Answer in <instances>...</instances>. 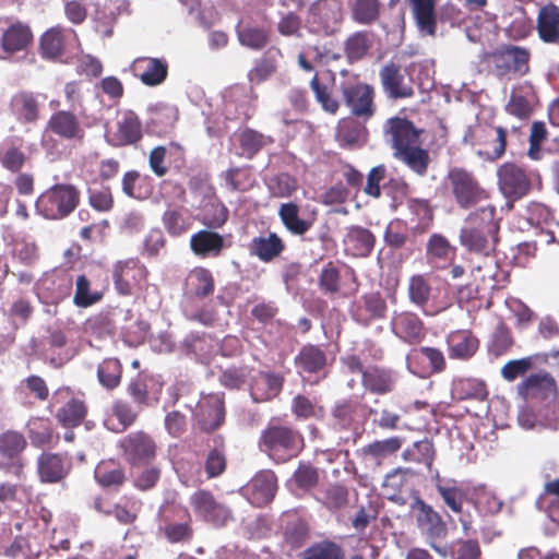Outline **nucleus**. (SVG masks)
I'll list each match as a JSON object with an SVG mask.
<instances>
[{"mask_svg": "<svg viewBox=\"0 0 559 559\" xmlns=\"http://www.w3.org/2000/svg\"><path fill=\"white\" fill-rule=\"evenodd\" d=\"M318 501L331 511L340 510L348 503V488L338 483L329 484L321 490Z\"/></svg>", "mask_w": 559, "mask_h": 559, "instance_id": "obj_61", "label": "nucleus"}, {"mask_svg": "<svg viewBox=\"0 0 559 559\" xmlns=\"http://www.w3.org/2000/svg\"><path fill=\"white\" fill-rule=\"evenodd\" d=\"M237 37L239 43L253 50L263 49L270 41L269 32L264 27L260 26H238Z\"/></svg>", "mask_w": 559, "mask_h": 559, "instance_id": "obj_58", "label": "nucleus"}, {"mask_svg": "<svg viewBox=\"0 0 559 559\" xmlns=\"http://www.w3.org/2000/svg\"><path fill=\"white\" fill-rule=\"evenodd\" d=\"M384 128L394 152H401L411 146L420 144L419 136L423 131L417 129L414 123L406 118L392 117L386 120Z\"/></svg>", "mask_w": 559, "mask_h": 559, "instance_id": "obj_21", "label": "nucleus"}, {"mask_svg": "<svg viewBox=\"0 0 559 559\" xmlns=\"http://www.w3.org/2000/svg\"><path fill=\"white\" fill-rule=\"evenodd\" d=\"M230 243L216 229H201L190 238V249L199 258H217Z\"/></svg>", "mask_w": 559, "mask_h": 559, "instance_id": "obj_25", "label": "nucleus"}, {"mask_svg": "<svg viewBox=\"0 0 559 559\" xmlns=\"http://www.w3.org/2000/svg\"><path fill=\"white\" fill-rule=\"evenodd\" d=\"M237 141L240 148L239 155L248 159H252L263 147L273 143L271 136L251 128L240 130L237 133Z\"/></svg>", "mask_w": 559, "mask_h": 559, "instance_id": "obj_47", "label": "nucleus"}, {"mask_svg": "<svg viewBox=\"0 0 559 559\" xmlns=\"http://www.w3.org/2000/svg\"><path fill=\"white\" fill-rule=\"evenodd\" d=\"M499 191L508 201H519L532 189V180L526 170L513 162H506L497 169Z\"/></svg>", "mask_w": 559, "mask_h": 559, "instance_id": "obj_11", "label": "nucleus"}, {"mask_svg": "<svg viewBox=\"0 0 559 559\" xmlns=\"http://www.w3.org/2000/svg\"><path fill=\"white\" fill-rule=\"evenodd\" d=\"M518 394L525 401H544L558 393L555 378L548 372L532 373L518 384Z\"/></svg>", "mask_w": 559, "mask_h": 559, "instance_id": "obj_19", "label": "nucleus"}, {"mask_svg": "<svg viewBox=\"0 0 559 559\" xmlns=\"http://www.w3.org/2000/svg\"><path fill=\"white\" fill-rule=\"evenodd\" d=\"M352 319L361 326H370L388 316V304L381 292H368L352 302Z\"/></svg>", "mask_w": 559, "mask_h": 559, "instance_id": "obj_13", "label": "nucleus"}, {"mask_svg": "<svg viewBox=\"0 0 559 559\" xmlns=\"http://www.w3.org/2000/svg\"><path fill=\"white\" fill-rule=\"evenodd\" d=\"M285 250V243L282 238L270 233L266 237H254L251 240L250 251L263 262H270L277 258Z\"/></svg>", "mask_w": 559, "mask_h": 559, "instance_id": "obj_46", "label": "nucleus"}, {"mask_svg": "<svg viewBox=\"0 0 559 559\" xmlns=\"http://www.w3.org/2000/svg\"><path fill=\"white\" fill-rule=\"evenodd\" d=\"M81 193L70 183H56L41 192L35 209L46 219L59 221L68 217L80 204Z\"/></svg>", "mask_w": 559, "mask_h": 559, "instance_id": "obj_3", "label": "nucleus"}, {"mask_svg": "<svg viewBox=\"0 0 559 559\" xmlns=\"http://www.w3.org/2000/svg\"><path fill=\"white\" fill-rule=\"evenodd\" d=\"M86 330L92 334L104 337L116 332L115 310H103L90 317L85 323Z\"/></svg>", "mask_w": 559, "mask_h": 559, "instance_id": "obj_59", "label": "nucleus"}, {"mask_svg": "<svg viewBox=\"0 0 559 559\" xmlns=\"http://www.w3.org/2000/svg\"><path fill=\"white\" fill-rule=\"evenodd\" d=\"M380 0H353L349 3L350 19L359 25H373L381 17Z\"/></svg>", "mask_w": 559, "mask_h": 559, "instance_id": "obj_49", "label": "nucleus"}, {"mask_svg": "<svg viewBox=\"0 0 559 559\" xmlns=\"http://www.w3.org/2000/svg\"><path fill=\"white\" fill-rule=\"evenodd\" d=\"M27 447L25 436L16 430L0 433V456L5 460H17Z\"/></svg>", "mask_w": 559, "mask_h": 559, "instance_id": "obj_52", "label": "nucleus"}, {"mask_svg": "<svg viewBox=\"0 0 559 559\" xmlns=\"http://www.w3.org/2000/svg\"><path fill=\"white\" fill-rule=\"evenodd\" d=\"M123 460L130 466L150 464L156 456L157 444L154 438L143 430L124 436L118 443Z\"/></svg>", "mask_w": 559, "mask_h": 559, "instance_id": "obj_10", "label": "nucleus"}, {"mask_svg": "<svg viewBox=\"0 0 559 559\" xmlns=\"http://www.w3.org/2000/svg\"><path fill=\"white\" fill-rule=\"evenodd\" d=\"M295 365L305 373H320L326 376L328 356L324 349L318 345H304L295 357Z\"/></svg>", "mask_w": 559, "mask_h": 559, "instance_id": "obj_36", "label": "nucleus"}, {"mask_svg": "<svg viewBox=\"0 0 559 559\" xmlns=\"http://www.w3.org/2000/svg\"><path fill=\"white\" fill-rule=\"evenodd\" d=\"M282 57L283 53L280 48L270 47L249 71V81L260 84L270 79L277 71L278 60Z\"/></svg>", "mask_w": 559, "mask_h": 559, "instance_id": "obj_44", "label": "nucleus"}, {"mask_svg": "<svg viewBox=\"0 0 559 559\" xmlns=\"http://www.w3.org/2000/svg\"><path fill=\"white\" fill-rule=\"evenodd\" d=\"M143 139V124L139 115L124 109L118 114L115 129L108 133L107 141L114 147L139 144Z\"/></svg>", "mask_w": 559, "mask_h": 559, "instance_id": "obj_14", "label": "nucleus"}, {"mask_svg": "<svg viewBox=\"0 0 559 559\" xmlns=\"http://www.w3.org/2000/svg\"><path fill=\"white\" fill-rule=\"evenodd\" d=\"M72 468L68 454L44 452L37 460V473L43 483L56 484L63 480Z\"/></svg>", "mask_w": 559, "mask_h": 559, "instance_id": "obj_22", "label": "nucleus"}, {"mask_svg": "<svg viewBox=\"0 0 559 559\" xmlns=\"http://www.w3.org/2000/svg\"><path fill=\"white\" fill-rule=\"evenodd\" d=\"M418 29L433 36L437 31L436 0H406Z\"/></svg>", "mask_w": 559, "mask_h": 559, "instance_id": "obj_41", "label": "nucleus"}, {"mask_svg": "<svg viewBox=\"0 0 559 559\" xmlns=\"http://www.w3.org/2000/svg\"><path fill=\"white\" fill-rule=\"evenodd\" d=\"M431 286L426 275L416 274L408 281V298L412 304L424 308L430 298Z\"/></svg>", "mask_w": 559, "mask_h": 559, "instance_id": "obj_63", "label": "nucleus"}, {"mask_svg": "<svg viewBox=\"0 0 559 559\" xmlns=\"http://www.w3.org/2000/svg\"><path fill=\"white\" fill-rule=\"evenodd\" d=\"M469 134L472 145L476 147L477 154L486 160L495 162L504 155L508 135L504 128L477 124Z\"/></svg>", "mask_w": 559, "mask_h": 559, "instance_id": "obj_9", "label": "nucleus"}, {"mask_svg": "<svg viewBox=\"0 0 559 559\" xmlns=\"http://www.w3.org/2000/svg\"><path fill=\"white\" fill-rule=\"evenodd\" d=\"M104 297V292L92 289V283L85 274H81L75 280V292L73 304L79 308H88L99 302Z\"/></svg>", "mask_w": 559, "mask_h": 559, "instance_id": "obj_53", "label": "nucleus"}, {"mask_svg": "<svg viewBox=\"0 0 559 559\" xmlns=\"http://www.w3.org/2000/svg\"><path fill=\"white\" fill-rule=\"evenodd\" d=\"M531 50L514 45H503L488 55L498 78L524 76L530 72Z\"/></svg>", "mask_w": 559, "mask_h": 559, "instance_id": "obj_6", "label": "nucleus"}, {"mask_svg": "<svg viewBox=\"0 0 559 559\" xmlns=\"http://www.w3.org/2000/svg\"><path fill=\"white\" fill-rule=\"evenodd\" d=\"M344 20L342 0H316L308 10V22L317 34L332 36Z\"/></svg>", "mask_w": 559, "mask_h": 559, "instance_id": "obj_8", "label": "nucleus"}, {"mask_svg": "<svg viewBox=\"0 0 559 559\" xmlns=\"http://www.w3.org/2000/svg\"><path fill=\"white\" fill-rule=\"evenodd\" d=\"M460 241L467 251L487 257L496 250L499 239L465 225L461 229Z\"/></svg>", "mask_w": 559, "mask_h": 559, "instance_id": "obj_35", "label": "nucleus"}, {"mask_svg": "<svg viewBox=\"0 0 559 559\" xmlns=\"http://www.w3.org/2000/svg\"><path fill=\"white\" fill-rule=\"evenodd\" d=\"M374 44L371 31L359 29L350 33L343 41V52L349 64L359 62L369 56Z\"/></svg>", "mask_w": 559, "mask_h": 559, "instance_id": "obj_32", "label": "nucleus"}, {"mask_svg": "<svg viewBox=\"0 0 559 559\" xmlns=\"http://www.w3.org/2000/svg\"><path fill=\"white\" fill-rule=\"evenodd\" d=\"M131 73L144 85L154 87L168 76V63L163 58L138 57L130 64Z\"/></svg>", "mask_w": 559, "mask_h": 559, "instance_id": "obj_20", "label": "nucleus"}, {"mask_svg": "<svg viewBox=\"0 0 559 559\" xmlns=\"http://www.w3.org/2000/svg\"><path fill=\"white\" fill-rule=\"evenodd\" d=\"M190 504L194 513L214 526H224L231 519V511L217 501L207 489H198L190 496Z\"/></svg>", "mask_w": 559, "mask_h": 559, "instance_id": "obj_16", "label": "nucleus"}, {"mask_svg": "<svg viewBox=\"0 0 559 559\" xmlns=\"http://www.w3.org/2000/svg\"><path fill=\"white\" fill-rule=\"evenodd\" d=\"M394 156L418 176L423 177L427 174L430 163L429 153L427 150L421 148L419 144L401 152H394Z\"/></svg>", "mask_w": 559, "mask_h": 559, "instance_id": "obj_51", "label": "nucleus"}, {"mask_svg": "<svg viewBox=\"0 0 559 559\" xmlns=\"http://www.w3.org/2000/svg\"><path fill=\"white\" fill-rule=\"evenodd\" d=\"M121 187L124 194L136 200H146L154 192V182L151 176L142 175L138 170L124 173Z\"/></svg>", "mask_w": 559, "mask_h": 559, "instance_id": "obj_42", "label": "nucleus"}, {"mask_svg": "<svg viewBox=\"0 0 559 559\" xmlns=\"http://www.w3.org/2000/svg\"><path fill=\"white\" fill-rule=\"evenodd\" d=\"M33 38L34 36L29 25L16 21L2 31L0 47L4 52L13 55L26 50L32 45Z\"/></svg>", "mask_w": 559, "mask_h": 559, "instance_id": "obj_29", "label": "nucleus"}, {"mask_svg": "<svg viewBox=\"0 0 559 559\" xmlns=\"http://www.w3.org/2000/svg\"><path fill=\"white\" fill-rule=\"evenodd\" d=\"M251 502L257 506L269 503L277 490V478L272 471L258 473L249 484Z\"/></svg>", "mask_w": 559, "mask_h": 559, "instance_id": "obj_38", "label": "nucleus"}, {"mask_svg": "<svg viewBox=\"0 0 559 559\" xmlns=\"http://www.w3.org/2000/svg\"><path fill=\"white\" fill-rule=\"evenodd\" d=\"M301 559H345V556L340 545L322 540L309 547Z\"/></svg>", "mask_w": 559, "mask_h": 559, "instance_id": "obj_64", "label": "nucleus"}, {"mask_svg": "<svg viewBox=\"0 0 559 559\" xmlns=\"http://www.w3.org/2000/svg\"><path fill=\"white\" fill-rule=\"evenodd\" d=\"M45 130L59 140L70 143H82L85 139V129L73 110L53 111L46 122Z\"/></svg>", "mask_w": 559, "mask_h": 559, "instance_id": "obj_15", "label": "nucleus"}, {"mask_svg": "<svg viewBox=\"0 0 559 559\" xmlns=\"http://www.w3.org/2000/svg\"><path fill=\"white\" fill-rule=\"evenodd\" d=\"M473 501L478 513L481 515H496L503 507V501L485 486L475 488Z\"/></svg>", "mask_w": 559, "mask_h": 559, "instance_id": "obj_57", "label": "nucleus"}, {"mask_svg": "<svg viewBox=\"0 0 559 559\" xmlns=\"http://www.w3.org/2000/svg\"><path fill=\"white\" fill-rule=\"evenodd\" d=\"M456 255V248L441 234L430 235L426 246V259L428 263L437 267H445Z\"/></svg>", "mask_w": 559, "mask_h": 559, "instance_id": "obj_34", "label": "nucleus"}, {"mask_svg": "<svg viewBox=\"0 0 559 559\" xmlns=\"http://www.w3.org/2000/svg\"><path fill=\"white\" fill-rule=\"evenodd\" d=\"M195 417L201 430L212 432L218 429L225 420L224 395L205 396L198 405Z\"/></svg>", "mask_w": 559, "mask_h": 559, "instance_id": "obj_23", "label": "nucleus"}, {"mask_svg": "<svg viewBox=\"0 0 559 559\" xmlns=\"http://www.w3.org/2000/svg\"><path fill=\"white\" fill-rule=\"evenodd\" d=\"M445 342L451 359L468 360L479 348V340L471 330L452 331Z\"/></svg>", "mask_w": 559, "mask_h": 559, "instance_id": "obj_30", "label": "nucleus"}, {"mask_svg": "<svg viewBox=\"0 0 559 559\" xmlns=\"http://www.w3.org/2000/svg\"><path fill=\"white\" fill-rule=\"evenodd\" d=\"M343 266L345 267L344 276H349L352 278L356 284L355 288L350 293L343 292L342 269L338 263L329 261L322 266L318 276V287L324 295L346 298L358 290L359 282L355 270L350 266H346L345 264H343Z\"/></svg>", "mask_w": 559, "mask_h": 559, "instance_id": "obj_17", "label": "nucleus"}, {"mask_svg": "<svg viewBox=\"0 0 559 559\" xmlns=\"http://www.w3.org/2000/svg\"><path fill=\"white\" fill-rule=\"evenodd\" d=\"M379 78L384 94L391 99L411 98L415 95L412 83L405 81L400 63L386 62L380 69Z\"/></svg>", "mask_w": 559, "mask_h": 559, "instance_id": "obj_18", "label": "nucleus"}, {"mask_svg": "<svg viewBox=\"0 0 559 559\" xmlns=\"http://www.w3.org/2000/svg\"><path fill=\"white\" fill-rule=\"evenodd\" d=\"M467 226L485 231L487 236L499 239L500 218L493 204L481 206L471 212L465 221Z\"/></svg>", "mask_w": 559, "mask_h": 559, "instance_id": "obj_39", "label": "nucleus"}, {"mask_svg": "<svg viewBox=\"0 0 559 559\" xmlns=\"http://www.w3.org/2000/svg\"><path fill=\"white\" fill-rule=\"evenodd\" d=\"M445 186L460 209L469 210L489 199V192L476 176L463 168L452 167L445 176Z\"/></svg>", "mask_w": 559, "mask_h": 559, "instance_id": "obj_5", "label": "nucleus"}, {"mask_svg": "<svg viewBox=\"0 0 559 559\" xmlns=\"http://www.w3.org/2000/svg\"><path fill=\"white\" fill-rule=\"evenodd\" d=\"M229 218V210L218 199L209 201L203 210L202 224L210 229L222 228Z\"/></svg>", "mask_w": 559, "mask_h": 559, "instance_id": "obj_60", "label": "nucleus"}, {"mask_svg": "<svg viewBox=\"0 0 559 559\" xmlns=\"http://www.w3.org/2000/svg\"><path fill=\"white\" fill-rule=\"evenodd\" d=\"M178 119L179 111L175 105L159 103L150 107L147 126L157 135H165L174 129Z\"/></svg>", "mask_w": 559, "mask_h": 559, "instance_id": "obj_37", "label": "nucleus"}, {"mask_svg": "<svg viewBox=\"0 0 559 559\" xmlns=\"http://www.w3.org/2000/svg\"><path fill=\"white\" fill-rule=\"evenodd\" d=\"M114 286L118 295L131 296L141 289L147 280V270L139 259L118 261L111 270Z\"/></svg>", "mask_w": 559, "mask_h": 559, "instance_id": "obj_12", "label": "nucleus"}, {"mask_svg": "<svg viewBox=\"0 0 559 559\" xmlns=\"http://www.w3.org/2000/svg\"><path fill=\"white\" fill-rule=\"evenodd\" d=\"M87 415V405L79 397L71 396L57 409L56 419L64 428L79 427Z\"/></svg>", "mask_w": 559, "mask_h": 559, "instance_id": "obj_45", "label": "nucleus"}, {"mask_svg": "<svg viewBox=\"0 0 559 559\" xmlns=\"http://www.w3.org/2000/svg\"><path fill=\"white\" fill-rule=\"evenodd\" d=\"M376 245L373 233L362 226L352 225L346 227L343 239L344 252L353 258H367L371 254Z\"/></svg>", "mask_w": 559, "mask_h": 559, "instance_id": "obj_26", "label": "nucleus"}, {"mask_svg": "<svg viewBox=\"0 0 559 559\" xmlns=\"http://www.w3.org/2000/svg\"><path fill=\"white\" fill-rule=\"evenodd\" d=\"M435 448L432 441L423 439L414 442L403 452V459L407 462L424 464L430 471L435 461Z\"/></svg>", "mask_w": 559, "mask_h": 559, "instance_id": "obj_54", "label": "nucleus"}, {"mask_svg": "<svg viewBox=\"0 0 559 559\" xmlns=\"http://www.w3.org/2000/svg\"><path fill=\"white\" fill-rule=\"evenodd\" d=\"M95 479L102 487H120L126 481V473L118 463L102 462L95 469Z\"/></svg>", "mask_w": 559, "mask_h": 559, "instance_id": "obj_55", "label": "nucleus"}, {"mask_svg": "<svg viewBox=\"0 0 559 559\" xmlns=\"http://www.w3.org/2000/svg\"><path fill=\"white\" fill-rule=\"evenodd\" d=\"M278 216L285 228L296 236L305 235L313 225V219H305L299 216V206L294 202L281 204Z\"/></svg>", "mask_w": 559, "mask_h": 559, "instance_id": "obj_48", "label": "nucleus"}, {"mask_svg": "<svg viewBox=\"0 0 559 559\" xmlns=\"http://www.w3.org/2000/svg\"><path fill=\"white\" fill-rule=\"evenodd\" d=\"M342 361L350 373L360 374L361 386L367 393L383 396L395 391L400 374L393 368L384 365L365 366L356 354L343 357Z\"/></svg>", "mask_w": 559, "mask_h": 559, "instance_id": "obj_2", "label": "nucleus"}, {"mask_svg": "<svg viewBox=\"0 0 559 559\" xmlns=\"http://www.w3.org/2000/svg\"><path fill=\"white\" fill-rule=\"evenodd\" d=\"M64 28L55 26L47 29L40 37L39 50L44 59L55 60L64 52Z\"/></svg>", "mask_w": 559, "mask_h": 559, "instance_id": "obj_50", "label": "nucleus"}, {"mask_svg": "<svg viewBox=\"0 0 559 559\" xmlns=\"http://www.w3.org/2000/svg\"><path fill=\"white\" fill-rule=\"evenodd\" d=\"M536 29L542 41L547 44H559L558 5L547 3L539 9Z\"/></svg>", "mask_w": 559, "mask_h": 559, "instance_id": "obj_33", "label": "nucleus"}, {"mask_svg": "<svg viewBox=\"0 0 559 559\" xmlns=\"http://www.w3.org/2000/svg\"><path fill=\"white\" fill-rule=\"evenodd\" d=\"M356 117H345L338 120L335 139L343 148H355L360 145L366 128Z\"/></svg>", "mask_w": 559, "mask_h": 559, "instance_id": "obj_40", "label": "nucleus"}, {"mask_svg": "<svg viewBox=\"0 0 559 559\" xmlns=\"http://www.w3.org/2000/svg\"><path fill=\"white\" fill-rule=\"evenodd\" d=\"M258 445L274 463L284 464L299 455L305 442L299 430L271 421L261 431Z\"/></svg>", "mask_w": 559, "mask_h": 559, "instance_id": "obj_1", "label": "nucleus"}, {"mask_svg": "<svg viewBox=\"0 0 559 559\" xmlns=\"http://www.w3.org/2000/svg\"><path fill=\"white\" fill-rule=\"evenodd\" d=\"M122 365L117 358L104 359L97 368L99 383L107 390L116 389L122 379Z\"/></svg>", "mask_w": 559, "mask_h": 559, "instance_id": "obj_56", "label": "nucleus"}, {"mask_svg": "<svg viewBox=\"0 0 559 559\" xmlns=\"http://www.w3.org/2000/svg\"><path fill=\"white\" fill-rule=\"evenodd\" d=\"M188 283L192 287V293L200 298L213 294L215 287L211 271L202 266L194 267L190 272Z\"/></svg>", "mask_w": 559, "mask_h": 559, "instance_id": "obj_62", "label": "nucleus"}, {"mask_svg": "<svg viewBox=\"0 0 559 559\" xmlns=\"http://www.w3.org/2000/svg\"><path fill=\"white\" fill-rule=\"evenodd\" d=\"M403 445V438L392 436L383 440H376L361 449L362 456L374 463L381 465L385 459L397 453Z\"/></svg>", "mask_w": 559, "mask_h": 559, "instance_id": "obj_43", "label": "nucleus"}, {"mask_svg": "<svg viewBox=\"0 0 559 559\" xmlns=\"http://www.w3.org/2000/svg\"><path fill=\"white\" fill-rule=\"evenodd\" d=\"M416 511V524L425 536L427 544L442 557L448 556V550L438 545V540L444 539L448 535V526L442 516L430 504L417 498L413 506Z\"/></svg>", "mask_w": 559, "mask_h": 559, "instance_id": "obj_7", "label": "nucleus"}, {"mask_svg": "<svg viewBox=\"0 0 559 559\" xmlns=\"http://www.w3.org/2000/svg\"><path fill=\"white\" fill-rule=\"evenodd\" d=\"M11 111L21 124H34L40 118L41 104L38 94L32 91H19L10 102Z\"/></svg>", "mask_w": 559, "mask_h": 559, "instance_id": "obj_27", "label": "nucleus"}, {"mask_svg": "<svg viewBox=\"0 0 559 559\" xmlns=\"http://www.w3.org/2000/svg\"><path fill=\"white\" fill-rule=\"evenodd\" d=\"M543 364L559 366V349H552L548 353H536L521 359L510 360L501 368V376L504 380L512 382L525 376L535 365Z\"/></svg>", "mask_w": 559, "mask_h": 559, "instance_id": "obj_24", "label": "nucleus"}, {"mask_svg": "<svg viewBox=\"0 0 559 559\" xmlns=\"http://www.w3.org/2000/svg\"><path fill=\"white\" fill-rule=\"evenodd\" d=\"M342 76L347 79L340 84V92L345 106L352 116L364 121L371 119L377 110L374 87L360 80L359 74H349L348 70H341Z\"/></svg>", "mask_w": 559, "mask_h": 559, "instance_id": "obj_4", "label": "nucleus"}, {"mask_svg": "<svg viewBox=\"0 0 559 559\" xmlns=\"http://www.w3.org/2000/svg\"><path fill=\"white\" fill-rule=\"evenodd\" d=\"M285 378L281 373L260 371L250 384V394L254 402H267L276 396L283 390Z\"/></svg>", "mask_w": 559, "mask_h": 559, "instance_id": "obj_31", "label": "nucleus"}, {"mask_svg": "<svg viewBox=\"0 0 559 559\" xmlns=\"http://www.w3.org/2000/svg\"><path fill=\"white\" fill-rule=\"evenodd\" d=\"M393 333L402 341L414 345L425 337V328L421 319L414 312L402 311L392 317Z\"/></svg>", "mask_w": 559, "mask_h": 559, "instance_id": "obj_28", "label": "nucleus"}]
</instances>
